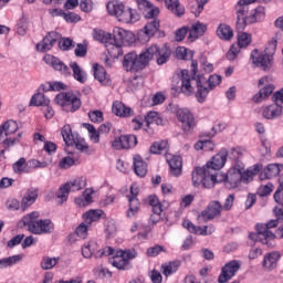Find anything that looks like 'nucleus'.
<instances>
[{
	"label": "nucleus",
	"mask_w": 283,
	"mask_h": 283,
	"mask_svg": "<svg viewBox=\"0 0 283 283\" xmlns=\"http://www.w3.org/2000/svg\"><path fill=\"white\" fill-rule=\"evenodd\" d=\"M43 61H44V63H46V65H51V67H53L57 72H61L62 74H64V76H70V74H71L70 67H67V65H65V63L60 61L59 57H56L54 55L46 54V55H44Z\"/></svg>",
	"instance_id": "20"
},
{
	"label": "nucleus",
	"mask_w": 283,
	"mask_h": 283,
	"mask_svg": "<svg viewBox=\"0 0 283 283\" xmlns=\"http://www.w3.org/2000/svg\"><path fill=\"white\" fill-rule=\"evenodd\" d=\"M40 213L34 211L22 218L24 227H28L30 233L35 235H43V233H52L54 231V223L50 219L39 220Z\"/></svg>",
	"instance_id": "4"
},
{
	"label": "nucleus",
	"mask_w": 283,
	"mask_h": 283,
	"mask_svg": "<svg viewBox=\"0 0 283 283\" xmlns=\"http://www.w3.org/2000/svg\"><path fill=\"white\" fill-rule=\"evenodd\" d=\"M274 200L277 205H281L274 208V213H276V216H283V189H277L275 191Z\"/></svg>",
	"instance_id": "50"
},
{
	"label": "nucleus",
	"mask_w": 283,
	"mask_h": 283,
	"mask_svg": "<svg viewBox=\"0 0 283 283\" xmlns=\"http://www.w3.org/2000/svg\"><path fill=\"white\" fill-rule=\"evenodd\" d=\"M55 264H59V258L44 256L41 261V269L50 271V269H54Z\"/></svg>",
	"instance_id": "54"
},
{
	"label": "nucleus",
	"mask_w": 283,
	"mask_h": 283,
	"mask_svg": "<svg viewBox=\"0 0 283 283\" xmlns=\"http://www.w3.org/2000/svg\"><path fill=\"white\" fill-rule=\"evenodd\" d=\"M168 165L170 167L171 176L178 178V176H182V157L180 156H172L168 159Z\"/></svg>",
	"instance_id": "29"
},
{
	"label": "nucleus",
	"mask_w": 283,
	"mask_h": 283,
	"mask_svg": "<svg viewBox=\"0 0 283 283\" xmlns=\"http://www.w3.org/2000/svg\"><path fill=\"white\" fill-rule=\"evenodd\" d=\"M158 30H160V21L156 19V17L150 18V21L144 27V33L147 34V36H154Z\"/></svg>",
	"instance_id": "34"
},
{
	"label": "nucleus",
	"mask_w": 283,
	"mask_h": 283,
	"mask_svg": "<svg viewBox=\"0 0 283 283\" xmlns=\"http://www.w3.org/2000/svg\"><path fill=\"white\" fill-rule=\"evenodd\" d=\"M222 83V77L220 75H210L207 82L205 83V87L208 90V94L214 87Z\"/></svg>",
	"instance_id": "53"
},
{
	"label": "nucleus",
	"mask_w": 283,
	"mask_h": 283,
	"mask_svg": "<svg viewBox=\"0 0 283 283\" xmlns=\"http://www.w3.org/2000/svg\"><path fill=\"white\" fill-rule=\"evenodd\" d=\"M210 174L209 170L205 167H196L192 171V185L193 187H200L205 182L206 176Z\"/></svg>",
	"instance_id": "31"
},
{
	"label": "nucleus",
	"mask_w": 283,
	"mask_h": 283,
	"mask_svg": "<svg viewBox=\"0 0 283 283\" xmlns=\"http://www.w3.org/2000/svg\"><path fill=\"white\" fill-rule=\"evenodd\" d=\"M56 105H60L64 112H77V109H81V98H77L74 93H59L54 98Z\"/></svg>",
	"instance_id": "9"
},
{
	"label": "nucleus",
	"mask_w": 283,
	"mask_h": 283,
	"mask_svg": "<svg viewBox=\"0 0 283 283\" xmlns=\"http://www.w3.org/2000/svg\"><path fill=\"white\" fill-rule=\"evenodd\" d=\"M133 166L136 176H139V178H145L147 176V163L143 160L140 155H135L133 157Z\"/></svg>",
	"instance_id": "27"
},
{
	"label": "nucleus",
	"mask_w": 283,
	"mask_h": 283,
	"mask_svg": "<svg viewBox=\"0 0 283 283\" xmlns=\"http://www.w3.org/2000/svg\"><path fill=\"white\" fill-rule=\"evenodd\" d=\"M169 149V143L167 140H160V142H155L150 146V154H163V151H167Z\"/></svg>",
	"instance_id": "48"
},
{
	"label": "nucleus",
	"mask_w": 283,
	"mask_h": 283,
	"mask_svg": "<svg viewBox=\"0 0 283 283\" xmlns=\"http://www.w3.org/2000/svg\"><path fill=\"white\" fill-rule=\"evenodd\" d=\"M213 147H216V144L211 140H200L195 145L197 151H200V149H203V151H213Z\"/></svg>",
	"instance_id": "57"
},
{
	"label": "nucleus",
	"mask_w": 283,
	"mask_h": 283,
	"mask_svg": "<svg viewBox=\"0 0 283 283\" xmlns=\"http://www.w3.org/2000/svg\"><path fill=\"white\" fill-rule=\"evenodd\" d=\"M178 266H180V262L178 261L165 263L161 265V273L165 275V277H169V275H172V273L178 271Z\"/></svg>",
	"instance_id": "44"
},
{
	"label": "nucleus",
	"mask_w": 283,
	"mask_h": 283,
	"mask_svg": "<svg viewBox=\"0 0 283 283\" xmlns=\"http://www.w3.org/2000/svg\"><path fill=\"white\" fill-rule=\"evenodd\" d=\"M113 114H115V116H132L133 111L129 107H126L125 104H123L119 101H116L113 103V108H112Z\"/></svg>",
	"instance_id": "33"
},
{
	"label": "nucleus",
	"mask_w": 283,
	"mask_h": 283,
	"mask_svg": "<svg viewBox=\"0 0 283 283\" xmlns=\"http://www.w3.org/2000/svg\"><path fill=\"white\" fill-rule=\"evenodd\" d=\"M88 118L92 123H103V112H101V111H91L88 113Z\"/></svg>",
	"instance_id": "64"
},
{
	"label": "nucleus",
	"mask_w": 283,
	"mask_h": 283,
	"mask_svg": "<svg viewBox=\"0 0 283 283\" xmlns=\"http://www.w3.org/2000/svg\"><path fill=\"white\" fill-rule=\"evenodd\" d=\"M263 118L271 120L273 118H277V116H282V107L277 102L270 106H265L262 112Z\"/></svg>",
	"instance_id": "28"
},
{
	"label": "nucleus",
	"mask_w": 283,
	"mask_h": 283,
	"mask_svg": "<svg viewBox=\"0 0 283 283\" xmlns=\"http://www.w3.org/2000/svg\"><path fill=\"white\" fill-rule=\"evenodd\" d=\"M90 224H87L85 221L82 222L76 229L75 233L77 238H81L82 240H85L87 238V231L90 229Z\"/></svg>",
	"instance_id": "61"
},
{
	"label": "nucleus",
	"mask_w": 283,
	"mask_h": 283,
	"mask_svg": "<svg viewBox=\"0 0 283 283\" xmlns=\"http://www.w3.org/2000/svg\"><path fill=\"white\" fill-rule=\"evenodd\" d=\"M275 86L273 84L266 85L263 90L259 92V95L254 96L255 103H262V99L269 98L273 94Z\"/></svg>",
	"instance_id": "47"
},
{
	"label": "nucleus",
	"mask_w": 283,
	"mask_h": 283,
	"mask_svg": "<svg viewBox=\"0 0 283 283\" xmlns=\"http://www.w3.org/2000/svg\"><path fill=\"white\" fill-rule=\"evenodd\" d=\"M248 45H251V34L239 33L237 48H248Z\"/></svg>",
	"instance_id": "60"
},
{
	"label": "nucleus",
	"mask_w": 283,
	"mask_h": 283,
	"mask_svg": "<svg viewBox=\"0 0 283 283\" xmlns=\"http://www.w3.org/2000/svg\"><path fill=\"white\" fill-rule=\"evenodd\" d=\"M249 0H240L235 6L237 11V30L242 31L247 28V25L251 23H258V21H262L265 17L264 7H258L254 11L249 15Z\"/></svg>",
	"instance_id": "3"
},
{
	"label": "nucleus",
	"mask_w": 283,
	"mask_h": 283,
	"mask_svg": "<svg viewBox=\"0 0 283 283\" xmlns=\"http://www.w3.org/2000/svg\"><path fill=\"white\" fill-rule=\"evenodd\" d=\"M277 220H272L268 223L256 224V234H250L251 240H254L255 242H258L259 240V242H261L262 244H265L266 247L273 249V247H275L276 233H272L271 229H275V227H277Z\"/></svg>",
	"instance_id": "6"
},
{
	"label": "nucleus",
	"mask_w": 283,
	"mask_h": 283,
	"mask_svg": "<svg viewBox=\"0 0 283 283\" xmlns=\"http://www.w3.org/2000/svg\"><path fill=\"white\" fill-rule=\"evenodd\" d=\"M94 77L99 83H107V72L105 71V67L102 65L95 64L94 65Z\"/></svg>",
	"instance_id": "49"
},
{
	"label": "nucleus",
	"mask_w": 283,
	"mask_h": 283,
	"mask_svg": "<svg viewBox=\"0 0 283 283\" xmlns=\"http://www.w3.org/2000/svg\"><path fill=\"white\" fill-rule=\"evenodd\" d=\"M36 198H39V190H36L34 188L27 190V192L24 193V196L22 198V202H21V207H22L23 211H25V209H28V207H32V205H34V202H36Z\"/></svg>",
	"instance_id": "30"
},
{
	"label": "nucleus",
	"mask_w": 283,
	"mask_h": 283,
	"mask_svg": "<svg viewBox=\"0 0 283 283\" xmlns=\"http://www.w3.org/2000/svg\"><path fill=\"white\" fill-rule=\"evenodd\" d=\"M30 105H34V107H43L50 105V99L45 97L43 93H36L32 96Z\"/></svg>",
	"instance_id": "43"
},
{
	"label": "nucleus",
	"mask_w": 283,
	"mask_h": 283,
	"mask_svg": "<svg viewBox=\"0 0 283 283\" xmlns=\"http://www.w3.org/2000/svg\"><path fill=\"white\" fill-rule=\"evenodd\" d=\"M140 190L136 184L130 186L129 195H127V199L129 202V208L126 212L127 218H135L138 216V211L140 210V200H138V193Z\"/></svg>",
	"instance_id": "14"
},
{
	"label": "nucleus",
	"mask_w": 283,
	"mask_h": 283,
	"mask_svg": "<svg viewBox=\"0 0 283 283\" xmlns=\"http://www.w3.org/2000/svg\"><path fill=\"white\" fill-rule=\"evenodd\" d=\"M282 164H269L264 170L260 174L261 180H271V178H275L280 176V171H282Z\"/></svg>",
	"instance_id": "24"
},
{
	"label": "nucleus",
	"mask_w": 283,
	"mask_h": 283,
	"mask_svg": "<svg viewBox=\"0 0 283 283\" xmlns=\"http://www.w3.org/2000/svg\"><path fill=\"white\" fill-rule=\"evenodd\" d=\"M171 56V51L167 46L159 48L156 44H153L139 55L135 52L127 53L124 56L123 67L126 72H140L149 65V61L157 59L158 65H165Z\"/></svg>",
	"instance_id": "1"
},
{
	"label": "nucleus",
	"mask_w": 283,
	"mask_h": 283,
	"mask_svg": "<svg viewBox=\"0 0 283 283\" xmlns=\"http://www.w3.org/2000/svg\"><path fill=\"white\" fill-rule=\"evenodd\" d=\"M280 258H282V254L279 251L266 253L262 262L263 269L265 271H273V269L277 268V262H280Z\"/></svg>",
	"instance_id": "23"
},
{
	"label": "nucleus",
	"mask_w": 283,
	"mask_h": 283,
	"mask_svg": "<svg viewBox=\"0 0 283 283\" xmlns=\"http://www.w3.org/2000/svg\"><path fill=\"white\" fill-rule=\"evenodd\" d=\"M98 251V243L95 241H88L82 247V255L83 258L90 259Z\"/></svg>",
	"instance_id": "40"
},
{
	"label": "nucleus",
	"mask_w": 283,
	"mask_h": 283,
	"mask_svg": "<svg viewBox=\"0 0 283 283\" xmlns=\"http://www.w3.org/2000/svg\"><path fill=\"white\" fill-rule=\"evenodd\" d=\"M138 145V138L135 135H122L114 139L112 146L114 149H132Z\"/></svg>",
	"instance_id": "18"
},
{
	"label": "nucleus",
	"mask_w": 283,
	"mask_h": 283,
	"mask_svg": "<svg viewBox=\"0 0 283 283\" xmlns=\"http://www.w3.org/2000/svg\"><path fill=\"white\" fill-rule=\"evenodd\" d=\"M21 136H23L22 133H19L15 137H7L2 142V146L4 147V149H10V147H14L17 143H21Z\"/></svg>",
	"instance_id": "58"
},
{
	"label": "nucleus",
	"mask_w": 283,
	"mask_h": 283,
	"mask_svg": "<svg viewBox=\"0 0 283 283\" xmlns=\"http://www.w3.org/2000/svg\"><path fill=\"white\" fill-rule=\"evenodd\" d=\"M92 193H94V190H92L90 188L84 190V192H83L84 202H83V199L76 198L75 199L76 205H83V207H85V205H92V202H93Z\"/></svg>",
	"instance_id": "56"
},
{
	"label": "nucleus",
	"mask_w": 283,
	"mask_h": 283,
	"mask_svg": "<svg viewBox=\"0 0 283 283\" xmlns=\"http://www.w3.org/2000/svg\"><path fill=\"white\" fill-rule=\"evenodd\" d=\"M172 113L176 114L177 120L181 123V129L185 134H191L196 129V118L193 113L188 108H178V106H172Z\"/></svg>",
	"instance_id": "10"
},
{
	"label": "nucleus",
	"mask_w": 283,
	"mask_h": 283,
	"mask_svg": "<svg viewBox=\"0 0 283 283\" xmlns=\"http://www.w3.org/2000/svg\"><path fill=\"white\" fill-rule=\"evenodd\" d=\"M61 134L66 145H74V143H76L74 142V134H72V126H70L69 124L62 127Z\"/></svg>",
	"instance_id": "46"
},
{
	"label": "nucleus",
	"mask_w": 283,
	"mask_h": 283,
	"mask_svg": "<svg viewBox=\"0 0 283 283\" xmlns=\"http://www.w3.org/2000/svg\"><path fill=\"white\" fill-rule=\"evenodd\" d=\"M137 8L140 12H144L147 18H154L160 14V10L147 0H137Z\"/></svg>",
	"instance_id": "25"
},
{
	"label": "nucleus",
	"mask_w": 283,
	"mask_h": 283,
	"mask_svg": "<svg viewBox=\"0 0 283 283\" xmlns=\"http://www.w3.org/2000/svg\"><path fill=\"white\" fill-rule=\"evenodd\" d=\"M205 83H207V77H205V75H198L197 61L191 62V74H189L188 70L181 71L180 92L185 96H192V94H196L198 103H205L207 96H209V88L205 86Z\"/></svg>",
	"instance_id": "2"
},
{
	"label": "nucleus",
	"mask_w": 283,
	"mask_h": 283,
	"mask_svg": "<svg viewBox=\"0 0 283 283\" xmlns=\"http://www.w3.org/2000/svg\"><path fill=\"white\" fill-rule=\"evenodd\" d=\"M93 39L99 41V43L108 44L112 41V35L103 30L95 29L93 31Z\"/></svg>",
	"instance_id": "45"
},
{
	"label": "nucleus",
	"mask_w": 283,
	"mask_h": 283,
	"mask_svg": "<svg viewBox=\"0 0 283 283\" xmlns=\"http://www.w3.org/2000/svg\"><path fill=\"white\" fill-rule=\"evenodd\" d=\"M241 263L238 260H232L228 262L222 269L218 277L219 283H227L229 280L235 277V273L240 271Z\"/></svg>",
	"instance_id": "16"
},
{
	"label": "nucleus",
	"mask_w": 283,
	"mask_h": 283,
	"mask_svg": "<svg viewBox=\"0 0 283 283\" xmlns=\"http://www.w3.org/2000/svg\"><path fill=\"white\" fill-rule=\"evenodd\" d=\"M84 221L92 227L93 222H98L103 218V210H90L83 214Z\"/></svg>",
	"instance_id": "41"
},
{
	"label": "nucleus",
	"mask_w": 283,
	"mask_h": 283,
	"mask_svg": "<svg viewBox=\"0 0 283 283\" xmlns=\"http://www.w3.org/2000/svg\"><path fill=\"white\" fill-rule=\"evenodd\" d=\"M217 35L223 41H231L233 39V29L227 24H220L217 29Z\"/></svg>",
	"instance_id": "39"
},
{
	"label": "nucleus",
	"mask_w": 283,
	"mask_h": 283,
	"mask_svg": "<svg viewBox=\"0 0 283 283\" xmlns=\"http://www.w3.org/2000/svg\"><path fill=\"white\" fill-rule=\"evenodd\" d=\"M59 33L52 31L50 32L40 43L36 44L38 52H50L54 45H56V41H59Z\"/></svg>",
	"instance_id": "19"
},
{
	"label": "nucleus",
	"mask_w": 283,
	"mask_h": 283,
	"mask_svg": "<svg viewBox=\"0 0 283 283\" xmlns=\"http://www.w3.org/2000/svg\"><path fill=\"white\" fill-rule=\"evenodd\" d=\"M0 129H2V134H4V136H12V134H15V132L19 130V124L12 119H9L0 125Z\"/></svg>",
	"instance_id": "37"
},
{
	"label": "nucleus",
	"mask_w": 283,
	"mask_h": 283,
	"mask_svg": "<svg viewBox=\"0 0 283 283\" xmlns=\"http://www.w3.org/2000/svg\"><path fill=\"white\" fill-rule=\"evenodd\" d=\"M188 31H189L188 41L189 43H193L196 39H200V36H202L207 32V24L202 22H196L191 24Z\"/></svg>",
	"instance_id": "26"
},
{
	"label": "nucleus",
	"mask_w": 283,
	"mask_h": 283,
	"mask_svg": "<svg viewBox=\"0 0 283 283\" xmlns=\"http://www.w3.org/2000/svg\"><path fill=\"white\" fill-rule=\"evenodd\" d=\"M218 182H222L220 181V174L209 172L208 175H206L203 184L201 185L202 187H205V189H213V187H216V184Z\"/></svg>",
	"instance_id": "38"
},
{
	"label": "nucleus",
	"mask_w": 283,
	"mask_h": 283,
	"mask_svg": "<svg viewBox=\"0 0 283 283\" xmlns=\"http://www.w3.org/2000/svg\"><path fill=\"white\" fill-rule=\"evenodd\" d=\"M52 17H63V19L66 21V23H78L81 21V15L76 14L75 12H63L59 11L57 9H53L50 11Z\"/></svg>",
	"instance_id": "32"
},
{
	"label": "nucleus",
	"mask_w": 283,
	"mask_h": 283,
	"mask_svg": "<svg viewBox=\"0 0 283 283\" xmlns=\"http://www.w3.org/2000/svg\"><path fill=\"white\" fill-rule=\"evenodd\" d=\"M21 255H13L0 259V269H8V266H14L17 262H20Z\"/></svg>",
	"instance_id": "52"
},
{
	"label": "nucleus",
	"mask_w": 283,
	"mask_h": 283,
	"mask_svg": "<svg viewBox=\"0 0 283 283\" xmlns=\"http://www.w3.org/2000/svg\"><path fill=\"white\" fill-rule=\"evenodd\" d=\"M113 41L117 43V45H132V43L136 41V36L132 31L115 27L113 30Z\"/></svg>",
	"instance_id": "17"
},
{
	"label": "nucleus",
	"mask_w": 283,
	"mask_h": 283,
	"mask_svg": "<svg viewBox=\"0 0 283 283\" xmlns=\"http://www.w3.org/2000/svg\"><path fill=\"white\" fill-rule=\"evenodd\" d=\"M113 259H111V264L116 269H129V261L136 258V252L132 250H114Z\"/></svg>",
	"instance_id": "13"
},
{
	"label": "nucleus",
	"mask_w": 283,
	"mask_h": 283,
	"mask_svg": "<svg viewBox=\"0 0 283 283\" xmlns=\"http://www.w3.org/2000/svg\"><path fill=\"white\" fill-rule=\"evenodd\" d=\"M168 10L176 14V17H182L185 14V7L180 6L178 0H165Z\"/></svg>",
	"instance_id": "36"
},
{
	"label": "nucleus",
	"mask_w": 283,
	"mask_h": 283,
	"mask_svg": "<svg viewBox=\"0 0 283 283\" xmlns=\"http://www.w3.org/2000/svg\"><path fill=\"white\" fill-rule=\"evenodd\" d=\"M160 115H158L157 112H149L146 116H145V123L147 125V127H149V125H154V123L156 125L160 124Z\"/></svg>",
	"instance_id": "59"
},
{
	"label": "nucleus",
	"mask_w": 283,
	"mask_h": 283,
	"mask_svg": "<svg viewBox=\"0 0 283 283\" xmlns=\"http://www.w3.org/2000/svg\"><path fill=\"white\" fill-rule=\"evenodd\" d=\"M50 165H52V158H48V160L44 161L32 159L27 163L25 158L22 157L13 164V171L14 174H30V167H41L43 169Z\"/></svg>",
	"instance_id": "11"
},
{
	"label": "nucleus",
	"mask_w": 283,
	"mask_h": 283,
	"mask_svg": "<svg viewBox=\"0 0 283 283\" xmlns=\"http://www.w3.org/2000/svg\"><path fill=\"white\" fill-rule=\"evenodd\" d=\"M87 181L83 177H77L74 180L64 184L56 192L57 202L63 205V202L67 201L70 191H81V189H85Z\"/></svg>",
	"instance_id": "8"
},
{
	"label": "nucleus",
	"mask_w": 283,
	"mask_h": 283,
	"mask_svg": "<svg viewBox=\"0 0 283 283\" xmlns=\"http://www.w3.org/2000/svg\"><path fill=\"white\" fill-rule=\"evenodd\" d=\"M106 10L111 17H116L122 23H136L140 15L132 8L125 9V4L118 0H112L107 3Z\"/></svg>",
	"instance_id": "5"
},
{
	"label": "nucleus",
	"mask_w": 283,
	"mask_h": 283,
	"mask_svg": "<svg viewBox=\"0 0 283 283\" xmlns=\"http://www.w3.org/2000/svg\"><path fill=\"white\" fill-rule=\"evenodd\" d=\"M227 156H229V151H227V149H221L220 153L214 155L212 159L206 164L205 168L210 174H221L220 170L227 163Z\"/></svg>",
	"instance_id": "15"
},
{
	"label": "nucleus",
	"mask_w": 283,
	"mask_h": 283,
	"mask_svg": "<svg viewBox=\"0 0 283 283\" xmlns=\"http://www.w3.org/2000/svg\"><path fill=\"white\" fill-rule=\"evenodd\" d=\"M70 67L73 72L75 81H78V83H85V81H87V75L85 74V71L78 66V63L71 62Z\"/></svg>",
	"instance_id": "35"
},
{
	"label": "nucleus",
	"mask_w": 283,
	"mask_h": 283,
	"mask_svg": "<svg viewBox=\"0 0 283 283\" xmlns=\"http://www.w3.org/2000/svg\"><path fill=\"white\" fill-rule=\"evenodd\" d=\"M84 127H85V129H87V132L90 134V138H91L92 142H94V143H99L101 142V133L98 130H96L94 125L84 124Z\"/></svg>",
	"instance_id": "55"
},
{
	"label": "nucleus",
	"mask_w": 283,
	"mask_h": 283,
	"mask_svg": "<svg viewBox=\"0 0 283 283\" xmlns=\"http://www.w3.org/2000/svg\"><path fill=\"white\" fill-rule=\"evenodd\" d=\"M148 203L150 205V207H153V212L155 213V216H160V213H163V205L158 200V197L149 196Z\"/></svg>",
	"instance_id": "51"
},
{
	"label": "nucleus",
	"mask_w": 283,
	"mask_h": 283,
	"mask_svg": "<svg viewBox=\"0 0 283 283\" xmlns=\"http://www.w3.org/2000/svg\"><path fill=\"white\" fill-rule=\"evenodd\" d=\"M277 48V41L272 40L266 48L269 53L260 54V52L254 49L251 53V60L256 67H262V70H271V65L273 63V55L275 54V49Z\"/></svg>",
	"instance_id": "7"
},
{
	"label": "nucleus",
	"mask_w": 283,
	"mask_h": 283,
	"mask_svg": "<svg viewBox=\"0 0 283 283\" xmlns=\"http://www.w3.org/2000/svg\"><path fill=\"white\" fill-rule=\"evenodd\" d=\"M73 165H78V160L74 159V157H64L61 159L59 167L61 169H70Z\"/></svg>",
	"instance_id": "63"
},
{
	"label": "nucleus",
	"mask_w": 283,
	"mask_h": 283,
	"mask_svg": "<svg viewBox=\"0 0 283 283\" xmlns=\"http://www.w3.org/2000/svg\"><path fill=\"white\" fill-rule=\"evenodd\" d=\"M182 224L185 229H187L190 233H195V235H211V233L216 231V228H213V226H205L202 228L200 226L193 224L189 220H185Z\"/></svg>",
	"instance_id": "21"
},
{
	"label": "nucleus",
	"mask_w": 283,
	"mask_h": 283,
	"mask_svg": "<svg viewBox=\"0 0 283 283\" xmlns=\"http://www.w3.org/2000/svg\"><path fill=\"white\" fill-rule=\"evenodd\" d=\"M273 192V184L261 185L256 191L260 198L270 196Z\"/></svg>",
	"instance_id": "62"
},
{
	"label": "nucleus",
	"mask_w": 283,
	"mask_h": 283,
	"mask_svg": "<svg viewBox=\"0 0 283 283\" xmlns=\"http://www.w3.org/2000/svg\"><path fill=\"white\" fill-rule=\"evenodd\" d=\"M222 203L219 201H211L207 208L201 212L203 220H213L222 213Z\"/></svg>",
	"instance_id": "22"
},
{
	"label": "nucleus",
	"mask_w": 283,
	"mask_h": 283,
	"mask_svg": "<svg viewBox=\"0 0 283 283\" xmlns=\"http://www.w3.org/2000/svg\"><path fill=\"white\" fill-rule=\"evenodd\" d=\"M219 181L227 182L230 189H235L240 187V182H242V166L235 165L230 168L229 171L224 174H219Z\"/></svg>",
	"instance_id": "12"
},
{
	"label": "nucleus",
	"mask_w": 283,
	"mask_h": 283,
	"mask_svg": "<svg viewBox=\"0 0 283 283\" xmlns=\"http://www.w3.org/2000/svg\"><path fill=\"white\" fill-rule=\"evenodd\" d=\"M111 59H118V56H123V45H118L116 42H109L105 45Z\"/></svg>",
	"instance_id": "42"
}]
</instances>
